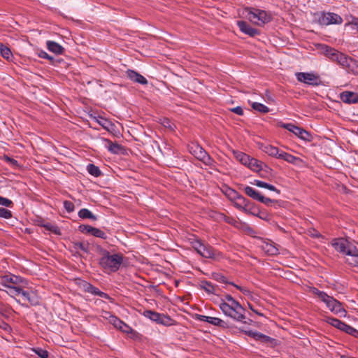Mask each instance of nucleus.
<instances>
[{"instance_id": "f257e3e1", "label": "nucleus", "mask_w": 358, "mask_h": 358, "mask_svg": "<svg viewBox=\"0 0 358 358\" xmlns=\"http://www.w3.org/2000/svg\"><path fill=\"white\" fill-rule=\"evenodd\" d=\"M322 50L332 62H336L348 73L358 75V61L348 56L347 55L338 51L337 50L327 45H322Z\"/></svg>"}, {"instance_id": "f03ea898", "label": "nucleus", "mask_w": 358, "mask_h": 358, "mask_svg": "<svg viewBox=\"0 0 358 358\" xmlns=\"http://www.w3.org/2000/svg\"><path fill=\"white\" fill-rule=\"evenodd\" d=\"M224 297L225 300L222 299L219 305L222 313L236 321H243L245 318L243 306L231 295L227 294Z\"/></svg>"}, {"instance_id": "7ed1b4c3", "label": "nucleus", "mask_w": 358, "mask_h": 358, "mask_svg": "<svg viewBox=\"0 0 358 358\" xmlns=\"http://www.w3.org/2000/svg\"><path fill=\"white\" fill-rule=\"evenodd\" d=\"M100 259L99 264L107 273L116 272L123 262V256L120 253L110 254L106 250L99 249Z\"/></svg>"}, {"instance_id": "20e7f679", "label": "nucleus", "mask_w": 358, "mask_h": 358, "mask_svg": "<svg viewBox=\"0 0 358 358\" xmlns=\"http://www.w3.org/2000/svg\"><path fill=\"white\" fill-rule=\"evenodd\" d=\"M245 10L248 20L259 26H263L272 20L271 14L265 10L255 8H247Z\"/></svg>"}, {"instance_id": "39448f33", "label": "nucleus", "mask_w": 358, "mask_h": 358, "mask_svg": "<svg viewBox=\"0 0 358 358\" xmlns=\"http://www.w3.org/2000/svg\"><path fill=\"white\" fill-rule=\"evenodd\" d=\"M332 245L336 251L345 254L350 257H352L357 252V247L345 238H336L333 240Z\"/></svg>"}, {"instance_id": "423d86ee", "label": "nucleus", "mask_w": 358, "mask_h": 358, "mask_svg": "<svg viewBox=\"0 0 358 358\" xmlns=\"http://www.w3.org/2000/svg\"><path fill=\"white\" fill-rule=\"evenodd\" d=\"M189 152L197 159L201 161L207 166H212L215 162L213 159L207 153V152L199 144L192 143L189 145Z\"/></svg>"}, {"instance_id": "0eeeda50", "label": "nucleus", "mask_w": 358, "mask_h": 358, "mask_svg": "<svg viewBox=\"0 0 358 358\" xmlns=\"http://www.w3.org/2000/svg\"><path fill=\"white\" fill-rule=\"evenodd\" d=\"M280 127L287 129L297 137L307 142L313 141V135L304 129L297 127L292 123H280Z\"/></svg>"}, {"instance_id": "6e6552de", "label": "nucleus", "mask_w": 358, "mask_h": 358, "mask_svg": "<svg viewBox=\"0 0 358 358\" xmlns=\"http://www.w3.org/2000/svg\"><path fill=\"white\" fill-rule=\"evenodd\" d=\"M192 247L203 257L215 259L217 257V252L213 247L199 240L192 243Z\"/></svg>"}, {"instance_id": "1a4fd4ad", "label": "nucleus", "mask_w": 358, "mask_h": 358, "mask_svg": "<svg viewBox=\"0 0 358 358\" xmlns=\"http://www.w3.org/2000/svg\"><path fill=\"white\" fill-rule=\"evenodd\" d=\"M143 315L158 324L165 326H170L172 324L173 320L169 316L164 314H160L155 311L148 310L144 311Z\"/></svg>"}, {"instance_id": "9d476101", "label": "nucleus", "mask_w": 358, "mask_h": 358, "mask_svg": "<svg viewBox=\"0 0 358 358\" xmlns=\"http://www.w3.org/2000/svg\"><path fill=\"white\" fill-rule=\"evenodd\" d=\"M322 25L341 24L343 22L342 17L338 14L334 13H324L318 20Z\"/></svg>"}, {"instance_id": "9b49d317", "label": "nucleus", "mask_w": 358, "mask_h": 358, "mask_svg": "<svg viewBox=\"0 0 358 358\" xmlns=\"http://www.w3.org/2000/svg\"><path fill=\"white\" fill-rule=\"evenodd\" d=\"M296 76L299 82L303 83L309 85L315 86L318 85L320 83L319 76L313 73L300 72L296 73Z\"/></svg>"}, {"instance_id": "f8f14e48", "label": "nucleus", "mask_w": 358, "mask_h": 358, "mask_svg": "<svg viewBox=\"0 0 358 358\" xmlns=\"http://www.w3.org/2000/svg\"><path fill=\"white\" fill-rule=\"evenodd\" d=\"M22 279L20 277L14 275H6L1 277L0 285L4 287L8 288L13 285H17L18 283L22 282Z\"/></svg>"}, {"instance_id": "ddd939ff", "label": "nucleus", "mask_w": 358, "mask_h": 358, "mask_svg": "<svg viewBox=\"0 0 358 358\" xmlns=\"http://www.w3.org/2000/svg\"><path fill=\"white\" fill-rule=\"evenodd\" d=\"M237 25L243 33L249 35L250 36L254 37L259 34V31L258 29L252 27L245 21H238Z\"/></svg>"}, {"instance_id": "4468645a", "label": "nucleus", "mask_w": 358, "mask_h": 358, "mask_svg": "<svg viewBox=\"0 0 358 358\" xmlns=\"http://www.w3.org/2000/svg\"><path fill=\"white\" fill-rule=\"evenodd\" d=\"M126 75L131 81L134 83H137L143 85L148 84V80L144 76L134 70H127L126 71Z\"/></svg>"}, {"instance_id": "2eb2a0df", "label": "nucleus", "mask_w": 358, "mask_h": 358, "mask_svg": "<svg viewBox=\"0 0 358 358\" xmlns=\"http://www.w3.org/2000/svg\"><path fill=\"white\" fill-rule=\"evenodd\" d=\"M340 98L344 103H358V94L350 91H344L340 94Z\"/></svg>"}, {"instance_id": "dca6fc26", "label": "nucleus", "mask_w": 358, "mask_h": 358, "mask_svg": "<svg viewBox=\"0 0 358 358\" xmlns=\"http://www.w3.org/2000/svg\"><path fill=\"white\" fill-rule=\"evenodd\" d=\"M231 192L236 195L234 199L236 201L234 202V206L236 208L244 212V209H245V206L248 200L244 198L243 196L238 194L234 190H231Z\"/></svg>"}, {"instance_id": "f3484780", "label": "nucleus", "mask_w": 358, "mask_h": 358, "mask_svg": "<svg viewBox=\"0 0 358 358\" xmlns=\"http://www.w3.org/2000/svg\"><path fill=\"white\" fill-rule=\"evenodd\" d=\"M46 45L49 51L56 55H62L64 51V48L61 45L52 41H48Z\"/></svg>"}, {"instance_id": "a211bd4d", "label": "nucleus", "mask_w": 358, "mask_h": 358, "mask_svg": "<svg viewBox=\"0 0 358 358\" xmlns=\"http://www.w3.org/2000/svg\"><path fill=\"white\" fill-rule=\"evenodd\" d=\"M20 295L22 296L23 299L27 301L31 306H37L39 303L38 298L33 292L29 293L22 289Z\"/></svg>"}, {"instance_id": "6ab92c4d", "label": "nucleus", "mask_w": 358, "mask_h": 358, "mask_svg": "<svg viewBox=\"0 0 358 358\" xmlns=\"http://www.w3.org/2000/svg\"><path fill=\"white\" fill-rule=\"evenodd\" d=\"M261 248L268 255H275L278 253V249L271 242H264Z\"/></svg>"}, {"instance_id": "aec40b11", "label": "nucleus", "mask_w": 358, "mask_h": 358, "mask_svg": "<svg viewBox=\"0 0 358 358\" xmlns=\"http://www.w3.org/2000/svg\"><path fill=\"white\" fill-rule=\"evenodd\" d=\"M262 150L264 152L268 154L269 156L278 158L280 151V150L275 146L271 145H262Z\"/></svg>"}, {"instance_id": "412c9836", "label": "nucleus", "mask_w": 358, "mask_h": 358, "mask_svg": "<svg viewBox=\"0 0 358 358\" xmlns=\"http://www.w3.org/2000/svg\"><path fill=\"white\" fill-rule=\"evenodd\" d=\"M104 141L106 143V146L108 150L113 154H119L123 150V147L117 143H113L108 139H104Z\"/></svg>"}, {"instance_id": "4be33fe9", "label": "nucleus", "mask_w": 358, "mask_h": 358, "mask_svg": "<svg viewBox=\"0 0 358 358\" xmlns=\"http://www.w3.org/2000/svg\"><path fill=\"white\" fill-rule=\"evenodd\" d=\"M244 213L246 214L256 216L259 215V209L255 203H251L248 200L245 206V209H244Z\"/></svg>"}, {"instance_id": "5701e85b", "label": "nucleus", "mask_w": 358, "mask_h": 358, "mask_svg": "<svg viewBox=\"0 0 358 358\" xmlns=\"http://www.w3.org/2000/svg\"><path fill=\"white\" fill-rule=\"evenodd\" d=\"M217 219L219 220H223L225 222H227L232 226H234L236 227H238L239 224H240L239 222L235 218L230 217V216H227L223 213H219L217 215Z\"/></svg>"}, {"instance_id": "b1692460", "label": "nucleus", "mask_w": 358, "mask_h": 358, "mask_svg": "<svg viewBox=\"0 0 358 358\" xmlns=\"http://www.w3.org/2000/svg\"><path fill=\"white\" fill-rule=\"evenodd\" d=\"M87 292L90 293L93 295L99 296L106 299H110L108 294L100 291L97 287L93 286L92 284L90 285Z\"/></svg>"}, {"instance_id": "393cba45", "label": "nucleus", "mask_w": 358, "mask_h": 358, "mask_svg": "<svg viewBox=\"0 0 358 358\" xmlns=\"http://www.w3.org/2000/svg\"><path fill=\"white\" fill-rule=\"evenodd\" d=\"M245 193L252 199L257 200L259 201L262 194L257 190H255L254 188L247 186L244 189Z\"/></svg>"}, {"instance_id": "a878e982", "label": "nucleus", "mask_w": 358, "mask_h": 358, "mask_svg": "<svg viewBox=\"0 0 358 358\" xmlns=\"http://www.w3.org/2000/svg\"><path fill=\"white\" fill-rule=\"evenodd\" d=\"M278 159H283L291 164H295L296 161L299 159L298 157L283 151H280V155Z\"/></svg>"}, {"instance_id": "bb28decb", "label": "nucleus", "mask_w": 358, "mask_h": 358, "mask_svg": "<svg viewBox=\"0 0 358 358\" xmlns=\"http://www.w3.org/2000/svg\"><path fill=\"white\" fill-rule=\"evenodd\" d=\"M263 163L255 158H252L249 162L248 167L256 172H258L262 169Z\"/></svg>"}, {"instance_id": "cd10ccee", "label": "nucleus", "mask_w": 358, "mask_h": 358, "mask_svg": "<svg viewBox=\"0 0 358 358\" xmlns=\"http://www.w3.org/2000/svg\"><path fill=\"white\" fill-rule=\"evenodd\" d=\"M78 216L82 219H90L96 220L97 217L90 210L87 208H83L78 212Z\"/></svg>"}, {"instance_id": "c85d7f7f", "label": "nucleus", "mask_w": 358, "mask_h": 358, "mask_svg": "<svg viewBox=\"0 0 358 358\" xmlns=\"http://www.w3.org/2000/svg\"><path fill=\"white\" fill-rule=\"evenodd\" d=\"M251 107L255 110H257L263 114H266V113H268L270 110L269 108L266 106H265L262 103H258V102H252L251 103Z\"/></svg>"}, {"instance_id": "c756f323", "label": "nucleus", "mask_w": 358, "mask_h": 358, "mask_svg": "<svg viewBox=\"0 0 358 358\" xmlns=\"http://www.w3.org/2000/svg\"><path fill=\"white\" fill-rule=\"evenodd\" d=\"M106 315H108V319L109 320V322L110 324H112L115 328L120 329L122 326V324L124 323L123 321L120 320L118 317L113 315H110V313L106 312Z\"/></svg>"}, {"instance_id": "7c9ffc66", "label": "nucleus", "mask_w": 358, "mask_h": 358, "mask_svg": "<svg viewBox=\"0 0 358 358\" xmlns=\"http://www.w3.org/2000/svg\"><path fill=\"white\" fill-rule=\"evenodd\" d=\"M209 323L214 326L222 327V328H228L229 327L227 323L225 321H224L218 317H210Z\"/></svg>"}, {"instance_id": "2f4dec72", "label": "nucleus", "mask_w": 358, "mask_h": 358, "mask_svg": "<svg viewBox=\"0 0 358 358\" xmlns=\"http://www.w3.org/2000/svg\"><path fill=\"white\" fill-rule=\"evenodd\" d=\"M87 170L90 175L94 177H99L101 175V171H100L99 168L93 164H88L87 166Z\"/></svg>"}, {"instance_id": "473e14b6", "label": "nucleus", "mask_w": 358, "mask_h": 358, "mask_svg": "<svg viewBox=\"0 0 358 358\" xmlns=\"http://www.w3.org/2000/svg\"><path fill=\"white\" fill-rule=\"evenodd\" d=\"M331 312L339 315L340 316L345 315L346 311L342 306V303L336 300V304L334 305Z\"/></svg>"}, {"instance_id": "72a5a7b5", "label": "nucleus", "mask_w": 358, "mask_h": 358, "mask_svg": "<svg viewBox=\"0 0 358 358\" xmlns=\"http://www.w3.org/2000/svg\"><path fill=\"white\" fill-rule=\"evenodd\" d=\"M201 287L209 294H213L215 292V287L211 282L208 281H202L201 283Z\"/></svg>"}, {"instance_id": "f704fd0d", "label": "nucleus", "mask_w": 358, "mask_h": 358, "mask_svg": "<svg viewBox=\"0 0 358 358\" xmlns=\"http://www.w3.org/2000/svg\"><path fill=\"white\" fill-rule=\"evenodd\" d=\"M312 292L318 296V298L324 303L329 299L330 296L326 294L324 292L320 291L318 289L313 287Z\"/></svg>"}, {"instance_id": "c9c22d12", "label": "nucleus", "mask_w": 358, "mask_h": 358, "mask_svg": "<svg viewBox=\"0 0 358 358\" xmlns=\"http://www.w3.org/2000/svg\"><path fill=\"white\" fill-rule=\"evenodd\" d=\"M21 292H22V288L17 285L16 286L13 285L12 287H9L8 288V291H7V293L13 297H15L16 296H20Z\"/></svg>"}, {"instance_id": "e433bc0d", "label": "nucleus", "mask_w": 358, "mask_h": 358, "mask_svg": "<svg viewBox=\"0 0 358 358\" xmlns=\"http://www.w3.org/2000/svg\"><path fill=\"white\" fill-rule=\"evenodd\" d=\"M0 52L1 56L6 59H8L12 55L10 50L3 44L0 45Z\"/></svg>"}, {"instance_id": "4c0bfd02", "label": "nucleus", "mask_w": 358, "mask_h": 358, "mask_svg": "<svg viewBox=\"0 0 358 358\" xmlns=\"http://www.w3.org/2000/svg\"><path fill=\"white\" fill-rule=\"evenodd\" d=\"M332 326L341 329L343 331V328L345 327V323L341 322L338 319L336 318H329V322Z\"/></svg>"}, {"instance_id": "58836bf2", "label": "nucleus", "mask_w": 358, "mask_h": 358, "mask_svg": "<svg viewBox=\"0 0 358 358\" xmlns=\"http://www.w3.org/2000/svg\"><path fill=\"white\" fill-rule=\"evenodd\" d=\"M92 231L91 233V234L95 237H98V238H101L102 239H106L107 238V236H106V234L98 229V228H95V227H93V229H92Z\"/></svg>"}, {"instance_id": "ea45409f", "label": "nucleus", "mask_w": 358, "mask_h": 358, "mask_svg": "<svg viewBox=\"0 0 358 358\" xmlns=\"http://www.w3.org/2000/svg\"><path fill=\"white\" fill-rule=\"evenodd\" d=\"M97 122L103 127L104 129H108L110 126L113 125L110 121L102 117H99Z\"/></svg>"}, {"instance_id": "a19ab883", "label": "nucleus", "mask_w": 358, "mask_h": 358, "mask_svg": "<svg viewBox=\"0 0 358 358\" xmlns=\"http://www.w3.org/2000/svg\"><path fill=\"white\" fill-rule=\"evenodd\" d=\"M161 124L166 128L169 129L170 130H174L175 125L171 122V121L167 118L164 117L161 120Z\"/></svg>"}, {"instance_id": "79ce46f5", "label": "nucleus", "mask_w": 358, "mask_h": 358, "mask_svg": "<svg viewBox=\"0 0 358 358\" xmlns=\"http://www.w3.org/2000/svg\"><path fill=\"white\" fill-rule=\"evenodd\" d=\"M213 279H215V280H217V281H218L220 282L226 283V284H230L231 283V282H229L227 280L226 277L224 276L220 273H213Z\"/></svg>"}, {"instance_id": "37998d69", "label": "nucleus", "mask_w": 358, "mask_h": 358, "mask_svg": "<svg viewBox=\"0 0 358 358\" xmlns=\"http://www.w3.org/2000/svg\"><path fill=\"white\" fill-rule=\"evenodd\" d=\"M75 248L87 253L89 252V244L87 243L78 242L75 243Z\"/></svg>"}, {"instance_id": "c03bdc74", "label": "nucleus", "mask_w": 358, "mask_h": 358, "mask_svg": "<svg viewBox=\"0 0 358 358\" xmlns=\"http://www.w3.org/2000/svg\"><path fill=\"white\" fill-rule=\"evenodd\" d=\"M259 202L265 204L266 206H272L273 203H278V201L277 200H273V199H271L269 198H267V197H265L264 196H261L259 200Z\"/></svg>"}, {"instance_id": "a18cd8bd", "label": "nucleus", "mask_w": 358, "mask_h": 358, "mask_svg": "<svg viewBox=\"0 0 358 358\" xmlns=\"http://www.w3.org/2000/svg\"><path fill=\"white\" fill-rule=\"evenodd\" d=\"M343 331L354 336L355 337H358V330L355 329L350 325L345 324V327L343 328Z\"/></svg>"}, {"instance_id": "49530a36", "label": "nucleus", "mask_w": 358, "mask_h": 358, "mask_svg": "<svg viewBox=\"0 0 358 358\" xmlns=\"http://www.w3.org/2000/svg\"><path fill=\"white\" fill-rule=\"evenodd\" d=\"M33 351L41 358H48L49 352L41 348L33 349Z\"/></svg>"}, {"instance_id": "de8ad7c7", "label": "nucleus", "mask_w": 358, "mask_h": 358, "mask_svg": "<svg viewBox=\"0 0 358 358\" xmlns=\"http://www.w3.org/2000/svg\"><path fill=\"white\" fill-rule=\"evenodd\" d=\"M238 159L240 160V162L244 164V165H246V166H248L249 164V162H250V159L252 158L250 157L249 155L245 154V153H241L239 155H238Z\"/></svg>"}, {"instance_id": "09e8293b", "label": "nucleus", "mask_w": 358, "mask_h": 358, "mask_svg": "<svg viewBox=\"0 0 358 358\" xmlns=\"http://www.w3.org/2000/svg\"><path fill=\"white\" fill-rule=\"evenodd\" d=\"M0 217L4 219H10L12 217V213L8 209L0 208Z\"/></svg>"}, {"instance_id": "8fccbe9b", "label": "nucleus", "mask_w": 358, "mask_h": 358, "mask_svg": "<svg viewBox=\"0 0 358 358\" xmlns=\"http://www.w3.org/2000/svg\"><path fill=\"white\" fill-rule=\"evenodd\" d=\"M42 226L48 231H50L56 234H59V229L57 226L52 225L50 223L44 224Z\"/></svg>"}, {"instance_id": "3c124183", "label": "nucleus", "mask_w": 358, "mask_h": 358, "mask_svg": "<svg viewBox=\"0 0 358 358\" xmlns=\"http://www.w3.org/2000/svg\"><path fill=\"white\" fill-rule=\"evenodd\" d=\"M90 285H91V283H90L85 280H80L78 283L79 288L84 292H87Z\"/></svg>"}, {"instance_id": "603ef678", "label": "nucleus", "mask_w": 358, "mask_h": 358, "mask_svg": "<svg viewBox=\"0 0 358 358\" xmlns=\"http://www.w3.org/2000/svg\"><path fill=\"white\" fill-rule=\"evenodd\" d=\"M347 262L354 266H358V250L356 254H355L352 257H348L347 259Z\"/></svg>"}, {"instance_id": "864d4df0", "label": "nucleus", "mask_w": 358, "mask_h": 358, "mask_svg": "<svg viewBox=\"0 0 358 358\" xmlns=\"http://www.w3.org/2000/svg\"><path fill=\"white\" fill-rule=\"evenodd\" d=\"M92 229H93V227H92L90 225L81 224L79 226V230L84 234H91V233L92 231Z\"/></svg>"}, {"instance_id": "5fc2aeb1", "label": "nucleus", "mask_w": 358, "mask_h": 358, "mask_svg": "<svg viewBox=\"0 0 358 358\" xmlns=\"http://www.w3.org/2000/svg\"><path fill=\"white\" fill-rule=\"evenodd\" d=\"M246 334L252 338H254L255 340L260 341L262 339V336L263 335V334H262L260 332L252 331H246Z\"/></svg>"}, {"instance_id": "6e6d98bb", "label": "nucleus", "mask_w": 358, "mask_h": 358, "mask_svg": "<svg viewBox=\"0 0 358 358\" xmlns=\"http://www.w3.org/2000/svg\"><path fill=\"white\" fill-rule=\"evenodd\" d=\"M119 329L121 331L126 333L127 334L135 333L134 331L131 329V327H130L124 322L122 324L121 327Z\"/></svg>"}, {"instance_id": "4d7b16f0", "label": "nucleus", "mask_w": 358, "mask_h": 358, "mask_svg": "<svg viewBox=\"0 0 358 358\" xmlns=\"http://www.w3.org/2000/svg\"><path fill=\"white\" fill-rule=\"evenodd\" d=\"M64 207L68 213H71L74 210V204L70 201H64Z\"/></svg>"}, {"instance_id": "13d9d810", "label": "nucleus", "mask_w": 358, "mask_h": 358, "mask_svg": "<svg viewBox=\"0 0 358 358\" xmlns=\"http://www.w3.org/2000/svg\"><path fill=\"white\" fill-rule=\"evenodd\" d=\"M0 205L6 207H11L13 202L11 200L0 196Z\"/></svg>"}, {"instance_id": "bf43d9fd", "label": "nucleus", "mask_w": 358, "mask_h": 358, "mask_svg": "<svg viewBox=\"0 0 358 358\" xmlns=\"http://www.w3.org/2000/svg\"><path fill=\"white\" fill-rule=\"evenodd\" d=\"M324 303L327 305V308L331 311L334 305L336 304V300L334 299L332 296H329V299L324 302Z\"/></svg>"}, {"instance_id": "052dcab7", "label": "nucleus", "mask_w": 358, "mask_h": 358, "mask_svg": "<svg viewBox=\"0 0 358 358\" xmlns=\"http://www.w3.org/2000/svg\"><path fill=\"white\" fill-rule=\"evenodd\" d=\"M38 56L41 58L47 59L48 60L52 61L54 58L52 56H50L46 52L41 50L38 52Z\"/></svg>"}, {"instance_id": "680f3d73", "label": "nucleus", "mask_w": 358, "mask_h": 358, "mask_svg": "<svg viewBox=\"0 0 358 358\" xmlns=\"http://www.w3.org/2000/svg\"><path fill=\"white\" fill-rule=\"evenodd\" d=\"M210 317L209 316H206V315H196L195 316V318L199 320V321H201V322H208L209 323V320H210Z\"/></svg>"}, {"instance_id": "e2e57ef3", "label": "nucleus", "mask_w": 358, "mask_h": 358, "mask_svg": "<svg viewBox=\"0 0 358 358\" xmlns=\"http://www.w3.org/2000/svg\"><path fill=\"white\" fill-rule=\"evenodd\" d=\"M252 184L257 185L259 187L266 188V189L267 188V185H268V183L261 181V180H255Z\"/></svg>"}, {"instance_id": "0e129e2a", "label": "nucleus", "mask_w": 358, "mask_h": 358, "mask_svg": "<svg viewBox=\"0 0 358 358\" xmlns=\"http://www.w3.org/2000/svg\"><path fill=\"white\" fill-rule=\"evenodd\" d=\"M231 111L238 115H243V110L241 106H237V107L233 108L231 109Z\"/></svg>"}, {"instance_id": "69168bd1", "label": "nucleus", "mask_w": 358, "mask_h": 358, "mask_svg": "<svg viewBox=\"0 0 358 358\" xmlns=\"http://www.w3.org/2000/svg\"><path fill=\"white\" fill-rule=\"evenodd\" d=\"M256 216L264 220H269V215L266 213H264L260 210L259 215Z\"/></svg>"}, {"instance_id": "338daca9", "label": "nucleus", "mask_w": 358, "mask_h": 358, "mask_svg": "<svg viewBox=\"0 0 358 358\" xmlns=\"http://www.w3.org/2000/svg\"><path fill=\"white\" fill-rule=\"evenodd\" d=\"M4 159L6 162H9L10 164H11L13 166H17L18 163H17V161L13 159V158H10L8 156H5L4 157Z\"/></svg>"}, {"instance_id": "774afa93", "label": "nucleus", "mask_w": 358, "mask_h": 358, "mask_svg": "<svg viewBox=\"0 0 358 358\" xmlns=\"http://www.w3.org/2000/svg\"><path fill=\"white\" fill-rule=\"evenodd\" d=\"M268 189L271 190V191H273V192H275L277 194H280V191L279 189H278L275 186L272 185H270L268 183L267 185V188Z\"/></svg>"}]
</instances>
